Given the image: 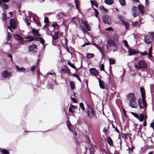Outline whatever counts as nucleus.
<instances>
[{
  "label": "nucleus",
  "instance_id": "1",
  "mask_svg": "<svg viewBox=\"0 0 154 154\" xmlns=\"http://www.w3.org/2000/svg\"><path fill=\"white\" fill-rule=\"evenodd\" d=\"M107 48L109 51L113 50L114 52L117 49V47L115 42L112 40L108 39L106 43Z\"/></svg>",
  "mask_w": 154,
  "mask_h": 154
},
{
  "label": "nucleus",
  "instance_id": "2",
  "mask_svg": "<svg viewBox=\"0 0 154 154\" xmlns=\"http://www.w3.org/2000/svg\"><path fill=\"white\" fill-rule=\"evenodd\" d=\"M87 114L90 119H91L94 115L93 109L91 107V106L89 105H88L86 109Z\"/></svg>",
  "mask_w": 154,
  "mask_h": 154
},
{
  "label": "nucleus",
  "instance_id": "3",
  "mask_svg": "<svg viewBox=\"0 0 154 154\" xmlns=\"http://www.w3.org/2000/svg\"><path fill=\"white\" fill-rule=\"evenodd\" d=\"M140 108L141 109L144 108V111L146 112L145 108L146 107V99H140L138 100Z\"/></svg>",
  "mask_w": 154,
  "mask_h": 154
},
{
  "label": "nucleus",
  "instance_id": "4",
  "mask_svg": "<svg viewBox=\"0 0 154 154\" xmlns=\"http://www.w3.org/2000/svg\"><path fill=\"white\" fill-rule=\"evenodd\" d=\"M2 75L5 79H9L12 76L10 72L8 70H5L2 71Z\"/></svg>",
  "mask_w": 154,
  "mask_h": 154
},
{
  "label": "nucleus",
  "instance_id": "5",
  "mask_svg": "<svg viewBox=\"0 0 154 154\" xmlns=\"http://www.w3.org/2000/svg\"><path fill=\"white\" fill-rule=\"evenodd\" d=\"M138 65L139 66L140 69H145L147 67L146 63L143 60H141L138 61Z\"/></svg>",
  "mask_w": 154,
  "mask_h": 154
},
{
  "label": "nucleus",
  "instance_id": "6",
  "mask_svg": "<svg viewBox=\"0 0 154 154\" xmlns=\"http://www.w3.org/2000/svg\"><path fill=\"white\" fill-rule=\"evenodd\" d=\"M131 13L132 16L134 17L138 15L139 12L137 11V7L136 6H134L132 8Z\"/></svg>",
  "mask_w": 154,
  "mask_h": 154
},
{
  "label": "nucleus",
  "instance_id": "7",
  "mask_svg": "<svg viewBox=\"0 0 154 154\" xmlns=\"http://www.w3.org/2000/svg\"><path fill=\"white\" fill-rule=\"evenodd\" d=\"M104 23L105 24H109L110 23V17L106 15H104L102 17Z\"/></svg>",
  "mask_w": 154,
  "mask_h": 154
},
{
  "label": "nucleus",
  "instance_id": "8",
  "mask_svg": "<svg viewBox=\"0 0 154 154\" xmlns=\"http://www.w3.org/2000/svg\"><path fill=\"white\" fill-rule=\"evenodd\" d=\"M29 51L32 53L35 52L37 50V45L35 44L30 45L29 47Z\"/></svg>",
  "mask_w": 154,
  "mask_h": 154
},
{
  "label": "nucleus",
  "instance_id": "9",
  "mask_svg": "<svg viewBox=\"0 0 154 154\" xmlns=\"http://www.w3.org/2000/svg\"><path fill=\"white\" fill-rule=\"evenodd\" d=\"M152 41L150 36L148 35L145 36L144 41L148 45L150 44L151 43Z\"/></svg>",
  "mask_w": 154,
  "mask_h": 154
},
{
  "label": "nucleus",
  "instance_id": "10",
  "mask_svg": "<svg viewBox=\"0 0 154 154\" xmlns=\"http://www.w3.org/2000/svg\"><path fill=\"white\" fill-rule=\"evenodd\" d=\"M128 55L129 56H131L137 53L138 52L137 50L133 49L132 48H128Z\"/></svg>",
  "mask_w": 154,
  "mask_h": 154
},
{
  "label": "nucleus",
  "instance_id": "11",
  "mask_svg": "<svg viewBox=\"0 0 154 154\" xmlns=\"http://www.w3.org/2000/svg\"><path fill=\"white\" fill-rule=\"evenodd\" d=\"M85 149L86 152L85 154H92L93 148L91 145H90L88 146L85 147Z\"/></svg>",
  "mask_w": 154,
  "mask_h": 154
},
{
  "label": "nucleus",
  "instance_id": "12",
  "mask_svg": "<svg viewBox=\"0 0 154 154\" xmlns=\"http://www.w3.org/2000/svg\"><path fill=\"white\" fill-rule=\"evenodd\" d=\"M90 74L94 75L97 76L98 74V71L94 68H92L90 69Z\"/></svg>",
  "mask_w": 154,
  "mask_h": 154
},
{
  "label": "nucleus",
  "instance_id": "13",
  "mask_svg": "<svg viewBox=\"0 0 154 154\" xmlns=\"http://www.w3.org/2000/svg\"><path fill=\"white\" fill-rule=\"evenodd\" d=\"M15 67L17 71L20 72H25L26 69L25 68L22 67H20L18 66L15 65Z\"/></svg>",
  "mask_w": 154,
  "mask_h": 154
},
{
  "label": "nucleus",
  "instance_id": "14",
  "mask_svg": "<svg viewBox=\"0 0 154 154\" xmlns=\"http://www.w3.org/2000/svg\"><path fill=\"white\" fill-rule=\"evenodd\" d=\"M127 100H135V97L133 93H130L126 96Z\"/></svg>",
  "mask_w": 154,
  "mask_h": 154
},
{
  "label": "nucleus",
  "instance_id": "15",
  "mask_svg": "<svg viewBox=\"0 0 154 154\" xmlns=\"http://www.w3.org/2000/svg\"><path fill=\"white\" fill-rule=\"evenodd\" d=\"M135 100H130V101L129 105L130 106L133 108H136L137 105V103L135 102Z\"/></svg>",
  "mask_w": 154,
  "mask_h": 154
},
{
  "label": "nucleus",
  "instance_id": "16",
  "mask_svg": "<svg viewBox=\"0 0 154 154\" xmlns=\"http://www.w3.org/2000/svg\"><path fill=\"white\" fill-rule=\"evenodd\" d=\"M66 125L69 130L71 132H73V127L69 120L67 121Z\"/></svg>",
  "mask_w": 154,
  "mask_h": 154
},
{
  "label": "nucleus",
  "instance_id": "17",
  "mask_svg": "<svg viewBox=\"0 0 154 154\" xmlns=\"http://www.w3.org/2000/svg\"><path fill=\"white\" fill-rule=\"evenodd\" d=\"M35 40L40 42L42 45H44L45 42V41L41 37H38L37 36H36V37H35Z\"/></svg>",
  "mask_w": 154,
  "mask_h": 154
},
{
  "label": "nucleus",
  "instance_id": "18",
  "mask_svg": "<svg viewBox=\"0 0 154 154\" xmlns=\"http://www.w3.org/2000/svg\"><path fill=\"white\" fill-rule=\"evenodd\" d=\"M140 92L142 97V99H146L145 91L143 88L141 87L140 88Z\"/></svg>",
  "mask_w": 154,
  "mask_h": 154
},
{
  "label": "nucleus",
  "instance_id": "19",
  "mask_svg": "<svg viewBox=\"0 0 154 154\" xmlns=\"http://www.w3.org/2000/svg\"><path fill=\"white\" fill-rule=\"evenodd\" d=\"M10 25L12 28L14 29L16 28V24L14 20V19H11L10 20Z\"/></svg>",
  "mask_w": 154,
  "mask_h": 154
},
{
  "label": "nucleus",
  "instance_id": "20",
  "mask_svg": "<svg viewBox=\"0 0 154 154\" xmlns=\"http://www.w3.org/2000/svg\"><path fill=\"white\" fill-rule=\"evenodd\" d=\"M99 9L102 12L104 13H106L108 12V9L105 8L103 6L99 7Z\"/></svg>",
  "mask_w": 154,
  "mask_h": 154
},
{
  "label": "nucleus",
  "instance_id": "21",
  "mask_svg": "<svg viewBox=\"0 0 154 154\" xmlns=\"http://www.w3.org/2000/svg\"><path fill=\"white\" fill-rule=\"evenodd\" d=\"M84 29H85L87 31H90V27L86 20L85 21V23H84Z\"/></svg>",
  "mask_w": 154,
  "mask_h": 154
},
{
  "label": "nucleus",
  "instance_id": "22",
  "mask_svg": "<svg viewBox=\"0 0 154 154\" xmlns=\"http://www.w3.org/2000/svg\"><path fill=\"white\" fill-rule=\"evenodd\" d=\"M14 37L19 42H22L23 40V39L22 37L18 34L15 35L14 36Z\"/></svg>",
  "mask_w": 154,
  "mask_h": 154
},
{
  "label": "nucleus",
  "instance_id": "23",
  "mask_svg": "<svg viewBox=\"0 0 154 154\" xmlns=\"http://www.w3.org/2000/svg\"><path fill=\"white\" fill-rule=\"evenodd\" d=\"M138 8L139 11L141 13V14H143L144 13V7L143 6L139 5H138Z\"/></svg>",
  "mask_w": 154,
  "mask_h": 154
},
{
  "label": "nucleus",
  "instance_id": "24",
  "mask_svg": "<svg viewBox=\"0 0 154 154\" xmlns=\"http://www.w3.org/2000/svg\"><path fill=\"white\" fill-rule=\"evenodd\" d=\"M69 83L71 90H74L75 88V84L74 81H70L69 82Z\"/></svg>",
  "mask_w": 154,
  "mask_h": 154
},
{
  "label": "nucleus",
  "instance_id": "25",
  "mask_svg": "<svg viewBox=\"0 0 154 154\" xmlns=\"http://www.w3.org/2000/svg\"><path fill=\"white\" fill-rule=\"evenodd\" d=\"M35 37H36V36H34V37H33L31 35H29L26 36L25 37V38L28 39V41L30 42L35 40Z\"/></svg>",
  "mask_w": 154,
  "mask_h": 154
},
{
  "label": "nucleus",
  "instance_id": "26",
  "mask_svg": "<svg viewBox=\"0 0 154 154\" xmlns=\"http://www.w3.org/2000/svg\"><path fill=\"white\" fill-rule=\"evenodd\" d=\"M104 2L107 5H111L114 2L113 0H104Z\"/></svg>",
  "mask_w": 154,
  "mask_h": 154
},
{
  "label": "nucleus",
  "instance_id": "27",
  "mask_svg": "<svg viewBox=\"0 0 154 154\" xmlns=\"http://www.w3.org/2000/svg\"><path fill=\"white\" fill-rule=\"evenodd\" d=\"M32 32L33 34V37L36 36L38 33V30H36L35 28H33L32 29Z\"/></svg>",
  "mask_w": 154,
  "mask_h": 154
},
{
  "label": "nucleus",
  "instance_id": "28",
  "mask_svg": "<svg viewBox=\"0 0 154 154\" xmlns=\"http://www.w3.org/2000/svg\"><path fill=\"white\" fill-rule=\"evenodd\" d=\"M107 140L109 145L110 146H112L113 143L111 137H108L107 138Z\"/></svg>",
  "mask_w": 154,
  "mask_h": 154
},
{
  "label": "nucleus",
  "instance_id": "29",
  "mask_svg": "<svg viewBox=\"0 0 154 154\" xmlns=\"http://www.w3.org/2000/svg\"><path fill=\"white\" fill-rule=\"evenodd\" d=\"M78 22L79 23V26L80 27H82L83 26L82 24L84 25V23H85V21H83L82 19H78Z\"/></svg>",
  "mask_w": 154,
  "mask_h": 154
},
{
  "label": "nucleus",
  "instance_id": "30",
  "mask_svg": "<svg viewBox=\"0 0 154 154\" xmlns=\"http://www.w3.org/2000/svg\"><path fill=\"white\" fill-rule=\"evenodd\" d=\"M99 82V85L100 88L101 89H103L104 88V86L103 85V81H101L99 78H98Z\"/></svg>",
  "mask_w": 154,
  "mask_h": 154
},
{
  "label": "nucleus",
  "instance_id": "31",
  "mask_svg": "<svg viewBox=\"0 0 154 154\" xmlns=\"http://www.w3.org/2000/svg\"><path fill=\"white\" fill-rule=\"evenodd\" d=\"M92 45H94L99 50V51L102 53L103 54V51L101 48L97 44L93 43H92Z\"/></svg>",
  "mask_w": 154,
  "mask_h": 154
},
{
  "label": "nucleus",
  "instance_id": "32",
  "mask_svg": "<svg viewBox=\"0 0 154 154\" xmlns=\"http://www.w3.org/2000/svg\"><path fill=\"white\" fill-rule=\"evenodd\" d=\"M51 36L53 41L57 40L58 38V33L57 32H55L54 35H51Z\"/></svg>",
  "mask_w": 154,
  "mask_h": 154
},
{
  "label": "nucleus",
  "instance_id": "33",
  "mask_svg": "<svg viewBox=\"0 0 154 154\" xmlns=\"http://www.w3.org/2000/svg\"><path fill=\"white\" fill-rule=\"evenodd\" d=\"M94 57V54H93L87 53L86 54V57L88 59L93 58Z\"/></svg>",
  "mask_w": 154,
  "mask_h": 154
},
{
  "label": "nucleus",
  "instance_id": "34",
  "mask_svg": "<svg viewBox=\"0 0 154 154\" xmlns=\"http://www.w3.org/2000/svg\"><path fill=\"white\" fill-rule=\"evenodd\" d=\"M90 2L92 5H94L97 7L98 4L96 1L91 0Z\"/></svg>",
  "mask_w": 154,
  "mask_h": 154
},
{
  "label": "nucleus",
  "instance_id": "35",
  "mask_svg": "<svg viewBox=\"0 0 154 154\" xmlns=\"http://www.w3.org/2000/svg\"><path fill=\"white\" fill-rule=\"evenodd\" d=\"M75 3V6L77 9L79 11V5L80 4V2L78 0H74Z\"/></svg>",
  "mask_w": 154,
  "mask_h": 154
},
{
  "label": "nucleus",
  "instance_id": "36",
  "mask_svg": "<svg viewBox=\"0 0 154 154\" xmlns=\"http://www.w3.org/2000/svg\"><path fill=\"white\" fill-rule=\"evenodd\" d=\"M1 7L3 10L8 9V6L6 4H2L1 5Z\"/></svg>",
  "mask_w": 154,
  "mask_h": 154
},
{
  "label": "nucleus",
  "instance_id": "37",
  "mask_svg": "<svg viewBox=\"0 0 154 154\" xmlns=\"http://www.w3.org/2000/svg\"><path fill=\"white\" fill-rule=\"evenodd\" d=\"M119 2L122 6H125L126 4L125 0H119Z\"/></svg>",
  "mask_w": 154,
  "mask_h": 154
},
{
  "label": "nucleus",
  "instance_id": "38",
  "mask_svg": "<svg viewBox=\"0 0 154 154\" xmlns=\"http://www.w3.org/2000/svg\"><path fill=\"white\" fill-rule=\"evenodd\" d=\"M8 35L7 38V40L8 41H9L10 40L11 37V35L10 32H8Z\"/></svg>",
  "mask_w": 154,
  "mask_h": 154
},
{
  "label": "nucleus",
  "instance_id": "39",
  "mask_svg": "<svg viewBox=\"0 0 154 154\" xmlns=\"http://www.w3.org/2000/svg\"><path fill=\"white\" fill-rule=\"evenodd\" d=\"M2 20L4 21L6 20L7 19L6 14L5 13H3L2 14Z\"/></svg>",
  "mask_w": 154,
  "mask_h": 154
},
{
  "label": "nucleus",
  "instance_id": "40",
  "mask_svg": "<svg viewBox=\"0 0 154 154\" xmlns=\"http://www.w3.org/2000/svg\"><path fill=\"white\" fill-rule=\"evenodd\" d=\"M2 152L4 154H9L8 151L5 149H2L1 150Z\"/></svg>",
  "mask_w": 154,
  "mask_h": 154
},
{
  "label": "nucleus",
  "instance_id": "41",
  "mask_svg": "<svg viewBox=\"0 0 154 154\" xmlns=\"http://www.w3.org/2000/svg\"><path fill=\"white\" fill-rule=\"evenodd\" d=\"M133 26L134 27H139L140 25L138 22L135 21V22H134L133 24Z\"/></svg>",
  "mask_w": 154,
  "mask_h": 154
},
{
  "label": "nucleus",
  "instance_id": "42",
  "mask_svg": "<svg viewBox=\"0 0 154 154\" xmlns=\"http://www.w3.org/2000/svg\"><path fill=\"white\" fill-rule=\"evenodd\" d=\"M122 24L125 25V29H129V25L128 23L125 21H122Z\"/></svg>",
  "mask_w": 154,
  "mask_h": 154
},
{
  "label": "nucleus",
  "instance_id": "43",
  "mask_svg": "<svg viewBox=\"0 0 154 154\" xmlns=\"http://www.w3.org/2000/svg\"><path fill=\"white\" fill-rule=\"evenodd\" d=\"M113 38L114 40L116 42L119 41V36L118 35L115 34L113 36Z\"/></svg>",
  "mask_w": 154,
  "mask_h": 154
},
{
  "label": "nucleus",
  "instance_id": "44",
  "mask_svg": "<svg viewBox=\"0 0 154 154\" xmlns=\"http://www.w3.org/2000/svg\"><path fill=\"white\" fill-rule=\"evenodd\" d=\"M72 75L76 77L80 82H81V80L78 74L74 73L72 74Z\"/></svg>",
  "mask_w": 154,
  "mask_h": 154
},
{
  "label": "nucleus",
  "instance_id": "45",
  "mask_svg": "<svg viewBox=\"0 0 154 154\" xmlns=\"http://www.w3.org/2000/svg\"><path fill=\"white\" fill-rule=\"evenodd\" d=\"M67 64L68 65H69L70 67H71L72 68L74 69H76L75 66L72 64L70 62H68L67 63Z\"/></svg>",
  "mask_w": 154,
  "mask_h": 154
},
{
  "label": "nucleus",
  "instance_id": "46",
  "mask_svg": "<svg viewBox=\"0 0 154 154\" xmlns=\"http://www.w3.org/2000/svg\"><path fill=\"white\" fill-rule=\"evenodd\" d=\"M110 64H115V61L112 58H109V59Z\"/></svg>",
  "mask_w": 154,
  "mask_h": 154
},
{
  "label": "nucleus",
  "instance_id": "47",
  "mask_svg": "<svg viewBox=\"0 0 154 154\" xmlns=\"http://www.w3.org/2000/svg\"><path fill=\"white\" fill-rule=\"evenodd\" d=\"M124 46L128 49L129 48V46L128 44V42L126 40H124L123 41Z\"/></svg>",
  "mask_w": 154,
  "mask_h": 154
},
{
  "label": "nucleus",
  "instance_id": "48",
  "mask_svg": "<svg viewBox=\"0 0 154 154\" xmlns=\"http://www.w3.org/2000/svg\"><path fill=\"white\" fill-rule=\"evenodd\" d=\"M131 114L134 116V117L136 118L137 119H138L139 116L138 114L133 112H131Z\"/></svg>",
  "mask_w": 154,
  "mask_h": 154
},
{
  "label": "nucleus",
  "instance_id": "49",
  "mask_svg": "<svg viewBox=\"0 0 154 154\" xmlns=\"http://www.w3.org/2000/svg\"><path fill=\"white\" fill-rule=\"evenodd\" d=\"M79 106L81 109L83 110H85V108L84 106V104L83 103H81L79 104Z\"/></svg>",
  "mask_w": 154,
  "mask_h": 154
},
{
  "label": "nucleus",
  "instance_id": "50",
  "mask_svg": "<svg viewBox=\"0 0 154 154\" xmlns=\"http://www.w3.org/2000/svg\"><path fill=\"white\" fill-rule=\"evenodd\" d=\"M33 20L34 21V22L38 26H41V23L39 22H37L35 20V19L34 17L33 18Z\"/></svg>",
  "mask_w": 154,
  "mask_h": 154
},
{
  "label": "nucleus",
  "instance_id": "51",
  "mask_svg": "<svg viewBox=\"0 0 154 154\" xmlns=\"http://www.w3.org/2000/svg\"><path fill=\"white\" fill-rule=\"evenodd\" d=\"M105 90L106 91H104V93H105L106 95V97H107L108 96V94H109V90L108 88H105Z\"/></svg>",
  "mask_w": 154,
  "mask_h": 154
},
{
  "label": "nucleus",
  "instance_id": "52",
  "mask_svg": "<svg viewBox=\"0 0 154 154\" xmlns=\"http://www.w3.org/2000/svg\"><path fill=\"white\" fill-rule=\"evenodd\" d=\"M118 19L120 20V21L122 22V21H124L123 20L122 17L120 15H118Z\"/></svg>",
  "mask_w": 154,
  "mask_h": 154
},
{
  "label": "nucleus",
  "instance_id": "53",
  "mask_svg": "<svg viewBox=\"0 0 154 154\" xmlns=\"http://www.w3.org/2000/svg\"><path fill=\"white\" fill-rule=\"evenodd\" d=\"M140 54L143 56L147 55L148 54V53L146 51H145L144 52H140Z\"/></svg>",
  "mask_w": 154,
  "mask_h": 154
},
{
  "label": "nucleus",
  "instance_id": "54",
  "mask_svg": "<svg viewBox=\"0 0 154 154\" xmlns=\"http://www.w3.org/2000/svg\"><path fill=\"white\" fill-rule=\"evenodd\" d=\"M63 13H60L58 14L57 15V17H60V18H61V17H63Z\"/></svg>",
  "mask_w": 154,
  "mask_h": 154
},
{
  "label": "nucleus",
  "instance_id": "55",
  "mask_svg": "<svg viewBox=\"0 0 154 154\" xmlns=\"http://www.w3.org/2000/svg\"><path fill=\"white\" fill-rule=\"evenodd\" d=\"M104 65L103 64H102L100 65V70L101 71H104L105 72V70L104 69Z\"/></svg>",
  "mask_w": 154,
  "mask_h": 154
},
{
  "label": "nucleus",
  "instance_id": "56",
  "mask_svg": "<svg viewBox=\"0 0 154 154\" xmlns=\"http://www.w3.org/2000/svg\"><path fill=\"white\" fill-rule=\"evenodd\" d=\"M95 15L96 17L98 18V19L99 21L100 22V19H99V18L98 17V14H99L98 11H96L95 12Z\"/></svg>",
  "mask_w": 154,
  "mask_h": 154
},
{
  "label": "nucleus",
  "instance_id": "57",
  "mask_svg": "<svg viewBox=\"0 0 154 154\" xmlns=\"http://www.w3.org/2000/svg\"><path fill=\"white\" fill-rule=\"evenodd\" d=\"M44 22L45 23H48L49 22L48 18V17H46L45 18Z\"/></svg>",
  "mask_w": 154,
  "mask_h": 154
},
{
  "label": "nucleus",
  "instance_id": "58",
  "mask_svg": "<svg viewBox=\"0 0 154 154\" xmlns=\"http://www.w3.org/2000/svg\"><path fill=\"white\" fill-rule=\"evenodd\" d=\"M71 100L73 102L75 103H77V101L75 98H73V97H71Z\"/></svg>",
  "mask_w": 154,
  "mask_h": 154
},
{
  "label": "nucleus",
  "instance_id": "59",
  "mask_svg": "<svg viewBox=\"0 0 154 154\" xmlns=\"http://www.w3.org/2000/svg\"><path fill=\"white\" fill-rule=\"evenodd\" d=\"M105 30L106 31H111L113 30V29L111 27H109L108 28H106L105 29Z\"/></svg>",
  "mask_w": 154,
  "mask_h": 154
},
{
  "label": "nucleus",
  "instance_id": "60",
  "mask_svg": "<svg viewBox=\"0 0 154 154\" xmlns=\"http://www.w3.org/2000/svg\"><path fill=\"white\" fill-rule=\"evenodd\" d=\"M90 43L88 42H85L84 44L82 45V47H83L86 45H90Z\"/></svg>",
  "mask_w": 154,
  "mask_h": 154
},
{
  "label": "nucleus",
  "instance_id": "61",
  "mask_svg": "<svg viewBox=\"0 0 154 154\" xmlns=\"http://www.w3.org/2000/svg\"><path fill=\"white\" fill-rule=\"evenodd\" d=\"M35 66H32L30 68L31 71L32 72H33L35 69Z\"/></svg>",
  "mask_w": 154,
  "mask_h": 154
},
{
  "label": "nucleus",
  "instance_id": "62",
  "mask_svg": "<svg viewBox=\"0 0 154 154\" xmlns=\"http://www.w3.org/2000/svg\"><path fill=\"white\" fill-rule=\"evenodd\" d=\"M67 69L65 68H62L60 70V71L63 72L64 73H66Z\"/></svg>",
  "mask_w": 154,
  "mask_h": 154
},
{
  "label": "nucleus",
  "instance_id": "63",
  "mask_svg": "<svg viewBox=\"0 0 154 154\" xmlns=\"http://www.w3.org/2000/svg\"><path fill=\"white\" fill-rule=\"evenodd\" d=\"M82 29V30L84 32V34H85L86 33H88V32H87L88 31L86 30L85 29H84L83 27L81 28Z\"/></svg>",
  "mask_w": 154,
  "mask_h": 154
},
{
  "label": "nucleus",
  "instance_id": "64",
  "mask_svg": "<svg viewBox=\"0 0 154 154\" xmlns=\"http://www.w3.org/2000/svg\"><path fill=\"white\" fill-rule=\"evenodd\" d=\"M150 126L152 128H154V122H152L151 123Z\"/></svg>",
  "mask_w": 154,
  "mask_h": 154
}]
</instances>
